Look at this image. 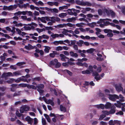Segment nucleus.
Returning a JSON list of instances; mask_svg holds the SVG:
<instances>
[{"label":"nucleus","instance_id":"25","mask_svg":"<svg viewBox=\"0 0 125 125\" xmlns=\"http://www.w3.org/2000/svg\"><path fill=\"white\" fill-rule=\"evenodd\" d=\"M95 50V49L94 48H91L86 50V52L89 53H92Z\"/></svg>","mask_w":125,"mask_h":125},{"label":"nucleus","instance_id":"38","mask_svg":"<svg viewBox=\"0 0 125 125\" xmlns=\"http://www.w3.org/2000/svg\"><path fill=\"white\" fill-rule=\"evenodd\" d=\"M51 36L53 38H55L59 37V34H54L53 33H52V34L51 35Z\"/></svg>","mask_w":125,"mask_h":125},{"label":"nucleus","instance_id":"52","mask_svg":"<svg viewBox=\"0 0 125 125\" xmlns=\"http://www.w3.org/2000/svg\"><path fill=\"white\" fill-rule=\"evenodd\" d=\"M81 11L83 13L85 14L86 13V10L85 8H81L80 9Z\"/></svg>","mask_w":125,"mask_h":125},{"label":"nucleus","instance_id":"8","mask_svg":"<svg viewBox=\"0 0 125 125\" xmlns=\"http://www.w3.org/2000/svg\"><path fill=\"white\" fill-rule=\"evenodd\" d=\"M16 30L17 33L20 35L22 36V37H24V35L26 34V33L24 32H21V30L19 29L16 28Z\"/></svg>","mask_w":125,"mask_h":125},{"label":"nucleus","instance_id":"36","mask_svg":"<svg viewBox=\"0 0 125 125\" xmlns=\"http://www.w3.org/2000/svg\"><path fill=\"white\" fill-rule=\"evenodd\" d=\"M36 52L38 53H40L41 55H43L44 54V52L42 50H39L38 49H36L35 50Z\"/></svg>","mask_w":125,"mask_h":125},{"label":"nucleus","instance_id":"60","mask_svg":"<svg viewBox=\"0 0 125 125\" xmlns=\"http://www.w3.org/2000/svg\"><path fill=\"white\" fill-rule=\"evenodd\" d=\"M51 21H52L53 23H54L55 22V17H51Z\"/></svg>","mask_w":125,"mask_h":125},{"label":"nucleus","instance_id":"24","mask_svg":"<svg viewBox=\"0 0 125 125\" xmlns=\"http://www.w3.org/2000/svg\"><path fill=\"white\" fill-rule=\"evenodd\" d=\"M70 55L72 57L76 58L78 56V54L76 53H74L72 51L70 52Z\"/></svg>","mask_w":125,"mask_h":125},{"label":"nucleus","instance_id":"12","mask_svg":"<svg viewBox=\"0 0 125 125\" xmlns=\"http://www.w3.org/2000/svg\"><path fill=\"white\" fill-rule=\"evenodd\" d=\"M26 120L28 122V123L31 125L33 122V119L29 116H27L25 118Z\"/></svg>","mask_w":125,"mask_h":125},{"label":"nucleus","instance_id":"45","mask_svg":"<svg viewBox=\"0 0 125 125\" xmlns=\"http://www.w3.org/2000/svg\"><path fill=\"white\" fill-rule=\"evenodd\" d=\"M104 32L106 33H108L109 32H112V30L110 29H105L104 30Z\"/></svg>","mask_w":125,"mask_h":125},{"label":"nucleus","instance_id":"29","mask_svg":"<svg viewBox=\"0 0 125 125\" xmlns=\"http://www.w3.org/2000/svg\"><path fill=\"white\" fill-rule=\"evenodd\" d=\"M103 13L104 14H106L107 15L109 14L110 11H109L108 10L104 8V9H103Z\"/></svg>","mask_w":125,"mask_h":125},{"label":"nucleus","instance_id":"50","mask_svg":"<svg viewBox=\"0 0 125 125\" xmlns=\"http://www.w3.org/2000/svg\"><path fill=\"white\" fill-rule=\"evenodd\" d=\"M102 112L104 114L107 115H108L110 114V112H108L106 111L103 110L102 111Z\"/></svg>","mask_w":125,"mask_h":125},{"label":"nucleus","instance_id":"56","mask_svg":"<svg viewBox=\"0 0 125 125\" xmlns=\"http://www.w3.org/2000/svg\"><path fill=\"white\" fill-rule=\"evenodd\" d=\"M36 30L39 33L42 32L43 30V29H39V28H37L36 29Z\"/></svg>","mask_w":125,"mask_h":125},{"label":"nucleus","instance_id":"39","mask_svg":"<svg viewBox=\"0 0 125 125\" xmlns=\"http://www.w3.org/2000/svg\"><path fill=\"white\" fill-rule=\"evenodd\" d=\"M53 53H51L50 54V56L52 58H54L55 56V54L56 53V52L55 51H53Z\"/></svg>","mask_w":125,"mask_h":125},{"label":"nucleus","instance_id":"53","mask_svg":"<svg viewBox=\"0 0 125 125\" xmlns=\"http://www.w3.org/2000/svg\"><path fill=\"white\" fill-rule=\"evenodd\" d=\"M26 14L30 16H33L32 12L30 11H27Z\"/></svg>","mask_w":125,"mask_h":125},{"label":"nucleus","instance_id":"49","mask_svg":"<svg viewBox=\"0 0 125 125\" xmlns=\"http://www.w3.org/2000/svg\"><path fill=\"white\" fill-rule=\"evenodd\" d=\"M64 72L65 73H67L68 74H69L70 75H72V73L68 70H64Z\"/></svg>","mask_w":125,"mask_h":125},{"label":"nucleus","instance_id":"59","mask_svg":"<svg viewBox=\"0 0 125 125\" xmlns=\"http://www.w3.org/2000/svg\"><path fill=\"white\" fill-rule=\"evenodd\" d=\"M114 123H115V124H116L117 125H120L121 122L120 121H118L117 120H115Z\"/></svg>","mask_w":125,"mask_h":125},{"label":"nucleus","instance_id":"11","mask_svg":"<svg viewBox=\"0 0 125 125\" xmlns=\"http://www.w3.org/2000/svg\"><path fill=\"white\" fill-rule=\"evenodd\" d=\"M13 76L14 75L13 73L10 72L4 73L2 75V76L4 77H5L7 76Z\"/></svg>","mask_w":125,"mask_h":125},{"label":"nucleus","instance_id":"46","mask_svg":"<svg viewBox=\"0 0 125 125\" xmlns=\"http://www.w3.org/2000/svg\"><path fill=\"white\" fill-rule=\"evenodd\" d=\"M85 24L84 23H78L76 24V26L78 27H82L83 25H84Z\"/></svg>","mask_w":125,"mask_h":125},{"label":"nucleus","instance_id":"40","mask_svg":"<svg viewBox=\"0 0 125 125\" xmlns=\"http://www.w3.org/2000/svg\"><path fill=\"white\" fill-rule=\"evenodd\" d=\"M109 15H111L112 17H114L115 16V13L112 10H110Z\"/></svg>","mask_w":125,"mask_h":125},{"label":"nucleus","instance_id":"15","mask_svg":"<svg viewBox=\"0 0 125 125\" xmlns=\"http://www.w3.org/2000/svg\"><path fill=\"white\" fill-rule=\"evenodd\" d=\"M60 57H61V60L62 61H65L66 59H69V58L65 56L64 55L62 54H61L60 55Z\"/></svg>","mask_w":125,"mask_h":125},{"label":"nucleus","instance_id":"19","mask_svg":"<svg viewBox=\"0 0 125 125\" xmlns=\"http://www.w3.org/2000/svg\"><path fill=\"white\" fill-rule=\"evenodd\" d=\"M112 104L109 102H106L104 105V107L106 109H109L112 106Z\"/></svg>","mask_w":125,"mask_h":125},{"label":"nucleus","instance_id":"5","mask_svg":"<svg viewBox=\"0 0 125 125\" xmlns=\"http://www.w3.org/2000/svg\"><path fill=\"white\" fill-rule=\"evenodd\" d=\"M115 87L116 90L118 92H120L123 89V88L121 84H115Z\"/></svg>","mask_w":125,"mask_h":125},{"label":"nucleus","instance_id":"42","mask_svg":"<svg viewBox=\"0 0 125 125\" xmlns=\"http://www.w3.org/2000/svg\"><path fill=\"white\" fill-rule=\"evenodd\" d=\"M44 115L47 120L49 122H50L51 121V120L49 118V116L46 114H44Z\"/></svg>","mask_w":125,"mask_h":125},{"label":"nucleus","instance_id":"35","mask_svg":"<svg viewBox=\"0 0 125 125\" xmlns=\"http://www.w3.org/2000/svg\"><path fill=\"white\" fill-rule=\"evenodd\" d=\"M66 24V26H67L71 27H73V28H74L75 27V25L74 24H72L70 23H68Z\"/></svg>","mask_w":125,"mask_h":125},{"label":"nucleus","instance_id":"7","mask_svg":"<svg viewBox=\"0 0 125 125\" xmlns=\"http://www.w3.org/2000/svg\"><path fill=\"white\" fill-rule=\"evenodd\" d=\"M93 75L95 76L94 78L97 81L101 79V77L98 75V73L96 72H94L93 73Z\"/></svg>","mask_w":125,"mask_h":125},{"label":"nucleus","instance_id":"32","mask_svg":"<svg viewBox=\"0 0 125 125\" xmlns=\"http://www.w3.org/2000/svg\"><path fill=\"white\" fill-rule=\"evenodd\" d=\"M25 47L27 50H30L33 48V47L30 44H28V45L25 46Z\"/></svg>","mask_w":125,"mask_h":125},{"label":"nucleus","instance_id":"30","mask_svg":"<svg viewBox=\"0 0 125 125\" xmlns=\"http://www.w3.org/2000/svg\"><path fill=\"white\" fill-rule=\"evenodd\" d=\"M46 102L48 104H50L52 106H53L54 105V102L51 100H49L47 101Z\"/></svg>","mask_w":125,"mask_h":125},{"label":"nucleus","instance_id":"64","mask_svg":"<svg viewBox=\"0 0 125 125\" xmlns=\"http://www.w3.org/2000/svg\"><path fill=\"white\" fill-rule=\"evenodd\" d=\"M98 121H93L92 123V125H96L98 123Z\"/></svg>","mask_w":125,"mask_h":125},{"label":"nucleus","instance_id":"6","mask_svg":"<svg viewBox=\"0 0 125 125\" xmlns=\"http://www.w3.org/2000/svg\"><path fill=\"white\" fill-rule=\"evenodd\" d=\"M29 109V108L28 106H25L21 107L20 109V112L21 113H23L25 111H28Z\"/></svg>","mask_w":125,"mask_h":125},{"label":"nucleus","instance_id":"55","mask_svg":"<svg viewBox=\"0 0 125 125\" xmlns=\"http://www.w3.org/2000/svg\"><path fill=\"white\" fill-rule=\"evenodd\" d=\"M106 116V115L105 114H103L101 115H100V117L99 118L100 120H102L103 118L105 117Z\"/></svg>","mask_w":125,"mask_h":125},{"label":"nucleus","instance_id":"2","mask_svg":"<svg viewBox=\"0 0 125 125\" xmlns=\"http://www.w3.org/2000/svg\"><path fill=\"white\" fill-rule=\"evenodd\" d=\"M28 25L29 26L24 27V29L26 30H33L38 25L37 24L34 22H32L31 24H29Z\"/></svg>","mask_w":125,"mask_h":125},{"label":"nucleus","instance_id":"9","mask_svg":"<svg viewBox=\"0 0 125 125\" xmlns=\"http://www.w3.org/2000/svg\"><path fill=\"white\" fill-rule=\"evenodd\" d=\"M21 81L23 82H27V80L26 79H23V78H22L21 77L18 78L16 79H15V80L14 81L15 82L17 83H19Z\"/></svg>","mask_w":125,"mask_h":125},{"label":"nucleus","instance_id":"43","mask_svg":"<svg viewBox=\"0 0 125 125\" xmlns=\"http://www.w3.org/2000/svg\"><path fill=\"white\" fill-rule=\"evenodd\" d=\"M38 89H43L44 88V85L43 84H40L36 86Z\"/></svg>","mask_w":125,"mask_h":125},{"label":"nucleus","instance_id":"57","mask_svg":"<svg viewBox=\"0 0 125 125\" xmlns=\"http://www.w3.org/2000/svg\"><path fill=\"white\" fill-rule=\"evenodd\" d=\"M119 97L122 99L120 100V101L121 102H123L124 101V100L123 99L124 97L122 96V94H120L119 95Z\"/></svg>","mask_w":125,"mask_h":125},{"label":"nucleus","instance_id":"22","mask_svg":"<svg viewBox=\"0 0 125 125\" xmlns=\"http://www.w3.org/2000/svg\"><path fill=\"white\" fill-rule=\"evenodd\" d=\"M38 19H39L42 22L45 23H47L45 17H42L41 18L38 17Z\"/></svg>","mask_w":125,"mask_h":125},{"label":"nucleus","instance_id":"41","mask_svg":"<svg viewBox=\"0 0 125 125\" xmlns=\"http://www.w3.org/2000/svg\"><path fill=\"white\" fill-rule=\"evenodd\" d=\"M35 3L37 5H40L42 6H43L44 4L42 2L40 1H39L38 2L35 1Z\"/></svg>","mask_w":125,"mask_h":125},{"label":"nucleus","instance_id":"17","mask_svg":"<svg viewBox=\"0 0 125 125\" xmlns=\"http://www.w3.org/2000/svg\"><path fill=\"white\" fill-rule=\"evenodd\" d=\"M103 20H104V22H103V23H104L105 26L107 25L108 24H110V23L109 22L106 21V20H109L110 21H112L111 20L108 19H103Z\"/></svg>","mask_w":125,"mask_h":125},{"label":"nucleus","instance_id":"58","mask_svg":"<svg viewBox=\"0 0 125 125\" xmlns=\"http://www.w3.org/2000/svg\"><path fill=\"white\" fill-rule=\"evenodd\" d=\"M18 86L19 87H25L26 86V84H25L24 83H20L19 85H18Z\"/></svg>","mask_w":125,"mask_h":125},{"label":"nucleus","instance_id":"28","mask_svg":"<svg viewBox=\"0 0 125 125\" xmlns=\"http://www.w3.org/2000/svg\"><path fill=\"white\" fill-rule=\"evenodd\" d=\"M67 13H61L59 15V16L61 18H63L66 16Z\"/></svg>","mask_w":125,"mask_h":125},{"label":"nucleus","instance_id":"62","mask_svg":"<svg viewBox=\"0 0 125 125\" xmlns=\"http://www.w3.org/2000/svg\"><path fill=\"white\" fill-rule=\"evenodd\" d=\"M41 79L40 78V77H37L35 78L32 79V80L33 81H39Z\"/></svg>","mask_w":125,"mask_h":125},{"label":"nucleus","instance_id":"27","mask_svg":"<svg viewBox=\"0 0 125 125\" xmlns=\"http://www.w3.org/2000/svg\"><path fill=\"white\" fill-rule=\"evenodd\" d=\"M88 25L90 27H93L96 26V22H93L91 23H89L88 24Z\"/></svg>","mask_w":125,"mask_h":125},{"label":"nucleus","instance_id":"48","mask_svg":"<svg viewBox=\"0 0 125 125\" xmlns=\"http://www.w3.org/2000/svg\"><path fill=\"white\" fill-rule=\"evenodd\" d=\"M25 64V62H21L17 63L16 65H17L21 67L22 65Z\"/></svg>","mask_w":125,"mask_h":125},{"label":"nucleus","instance_id":"54","mask_svg":"<svg viewBox=\"0 0 125 125\" xmlns=\"http://www.w3.org/2000/svg\"><path fill=\"white\" fill-rule=\"evenodd\" d=\"M76 34H78L80 33V31L79 28L76 29L74 31V33Z\"/></svg>","mask_w":125,"mask_h":125},{"label":"nucleus","instance_id":"18","mask_svg":"<svg viewBox=\"0 0 125 125\" xmlns=\"http://www.w3.org/2000/svg\"><path fill=\"white\" fill-rule=\"evenodd\" d=\"M76 20V17H72L68 18L66 20L67 22H72L73 21H75Z\"/></svg>","mask_w":125,"mask_h":125},{"label":"nucleus","instance_id":"1","mask_svg":"<svg viewBox=\"0 0 125 125\" xmlns=\"http://www.w3.org/2000/svg\"><path fill=\"white\" fill-rule=\"evenodd\" d=\"M75 2L77 4L82 6H91L92 5V4L90 2L88 1H84L83 0L80 1L78 0H75Z\"/></svg>","mask_w":125,"mask_h":125},{"label":"nucleus","instance_id":"37","mask_svg":"<svg viewBox=\"0 0 125 125\" xmlns=\"http://www.w3.org/2000/svg\"><path fill=\"white\" fill-rule=\"evenodd\" d=\"M15 80V79L10 78L8 80H7L6 82L9 83H13Z\"/></svg>","mask_w":125,"mask_h":125},{"label":"nucleus","instance_id":"13","mask_svg":"<svg viewBox=\"0 0 125 125\" xmlns=\"http://www.w3.org/2000/svg\"><path fill=\"white\" fill-rule=\"evenodd\" d=\"M27 11H18L17 12H16L14 13V15L16 16H18L19 15L22 14L23 15H25L26 14Z\"/></svg>","mask_w":125,"mask_h":125},{"label":"nucleus","instance_id":"33","mask_svg":"<svg viewBox=\"0 0 125 125\" xmlns=\"http://www.w3.org/2000/svg\"><path fill=\"white\" fill-rule=\"evenodd\" d=\"M84 42L82 40H80L77 42V44L79 46H81L83 43Z\"/></svg>","mask_w":125,"mask_h":125},{"label":"nucleus","instance_id":"23","mask_svg":"<svg viewBox=\"0 0 125 125\" xmlns=\"http://www.w3.org/2000/svg\"><path fill=\"white\" fill-rule=\"evenodd\" d=\"M14 75V76H17V75H21V71H18L13 73H12Z\"/></svg>","mask_w":125,"mask_h":125},{"label":"nucleus","instance_id":"21","mask_svg":"<svg viewBox=\"0 0 125 125\" xmlns=\"http://www.w3.org/2000/svg\"><path fill=\"white\" fill-rule=\"evenodd\" d=\"M115 107L114 105L112 106L111 110L110 111V114H113L114 113L115 111Z\"/></svg>","mask_w":125,"mask_h":125},{"label":"nucleus","instance_id":"31","mask_svg":"<svg viewBox=\"0 0 125 125\" xmlns=\"http://www.w3.org/2000/svg\"><path fill=\"white\" fill-rule=\"evenodd\" d=\"M60 108L61 111L64 112H65L66 111V108L62 105H60Z\"/></svg>","mask_w":125,"mask_h":125},{"label":"nucleus","instance_id":"3","mask_svg":"<svg viewBox=\"0 0 125 125\" xmlns=\"http://www.w3.org/2000/svg\"><path fill=\"white\" fill-rule=\"evenodd\" d=\"M51 65H55L57 68L59 67L61 65L60 63L58 62V60L57 59H55L54 60L51 61L50 62Z\"/></svg>","mask_w":125,"mask_h":125},{"label":"nucleus","instance_id":"61","mask_svg":"<svg viewBox=\"0 0 125 125\" xmlns=\"http://www.w3.org/2000/svg\"><path fill=\"white\" fill-rule=\"evenodd\" d=\"M109 124L110 125H114L115 124L114 120L113 121V120H110L109 122Z\"/></svg>","mask_w":125,"mask_h":125},{"label":"nucleus","instance_id":"47","mask_svg":"<svg viewBox=\"0 0 125 125\" xmlns=\"http://www.w3.org/2000/svg\"><path fill=\"white\" fill-rule=\"evenodd\" d=\"M98 95L100 97H105L103 92H99L98 94Z\"/></svg>","mask_w":125,"mask_h":125},{"label":"nucleus","instance_id":"10","mask_svg":"<svg viewBox=\"0 0 125 125\" xmlns=\"http://www.w3.org/2000/svg\"><path fill=\"white\" fill-rule=\"evenodd\" d=\"M103 92L105 97H108L110 94V90L107 89H105L103 90Z\"/></svg>","mask_w":125,"mask_h":125},{"label":"nucleus","instance_id":"4","mask_svg":"<svg viewBox=\"0 0 125 125\" xmlns=\"http://www.w3.org/2000/svg\"><path fill=\"white\" fill-rule=\"evenodd\" d=\"M109 99L113 101H115L116 99H118L119 98L118 96L115 94L113 95L110 94L108 97Z\"/></svg>","mask_w":125,"mask_h":125},{"label":"nucleus","instance_id":"16","mask_svg":"<svg viewBox=\"0 0 125 125\" xmlns=\"http://www.w3.org/2000/svg\"><path fill=\"white\" fill-rule=\"evenodd\" d=\"M95 107L98 108H101L102 109H104V105L103 104H100L95 105Z\"/></svg>","mask_w":125,"mask_h":125},{"label":"nucleus","instance_id":"14","mask_svg":"<svg viewBox=\"0 0 125 125\" xmlns=\"http://www.w3.org/2000/svg\"><path fill=\"white\" fill-rule=\"evenodd\" d=\"M70 5V4H67L66 5L63 6H60L59 8V9L60 10H62L64 9H67L68 8V7Z\"/></svg>","mask_w":125,"mask_h":125},{"label":"nucleus","instance_id":"63","mask_svg":"<svg viewBox=\"0 0 125 125\" xmlns=\"http://www.w3.org/2000/svg\"><path fill=\"white\" fill-rule=\"evenodd\" d=\"M112 32H109L107 34V36L109 37H112L113 36V34Z\"/></svg>","mask_w":125,"mask_h":125},{"label":"nucleus","instance_id":"44","mask_svg":"<svg viewBox=\"0 0 125 125\" xmlns=\"http://www.w3.org/2000/svg\"><path fill=\"white\" fill-rule=\"evenodd\" d=\"M86 16L88 18H91L93 19H95V18L93 17V15L91 14H88L86 15Z\"/></svg>","mask_w":125,"mask_h":125},{"label":"nucleus","instance_id":"26","mask_svg":"<svg viewBox=\"0 0 125 125\" xmlns=\"http://www.w3.org/2000/svg\"><path fill=\"white\" fill-rule=\"evenodd\" d=\"M44 47H45L44 50V52L46 53H48L49 52V50L51 49L50 47L46 46H44Z\"/></svg>","mask_w":125,"mask_h":125},{"label":"nucleus","instance_id":"20","mask_svg":"<svg viewBox=\"0 0 125 125\" xmlns=\"http://www.w3.org/2000/svg\"><path fill=\"white\" fill-rule=\"evenodd\" d=\"M114 105L116 107L120 108L121 107V105H122V103L120 101H117V103H115Z\"/></svg>","mask_w":125,"mask_h":125},{"label":"nucleus","instance_id":"51","mask_svg":"<svg viewBox=\"0 0 125 125\" xmlns=\"http://www.w3.org/2000/svg\"><path fill=\"white\" fill-rule=\"evenodd\" d=\"M87 59L86 58H83L82 59H78V62H83V61H86L87 60Z\"/></svg>","mask_w":125,"mask_h":125},{"label":"nucleus","instance_id":"34","mask_svg":"<svg viewBox=\"0 0 125 125\" xmlns=\"http://www.w3.org/2000/svg\"><path fill=\"white\" fill-rule=\"evenodd\" d=\"M62 47L58 46L56 47L55 49L57 51H59L62 50Z\"/></svg>","mask_w":125,"mask_h":125}]
</instances>
